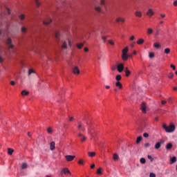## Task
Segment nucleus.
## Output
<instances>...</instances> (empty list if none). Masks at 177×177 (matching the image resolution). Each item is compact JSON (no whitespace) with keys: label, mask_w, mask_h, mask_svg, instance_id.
Returning <instances> with one entry per match:
<instances>
[{"label":"nucleus","mask_w":177,"mask_h":177,"mask_svg":"<svg viewBox=\"0 0 177 177\" xmlns=\"http://www.w3.org/2000/svg\"><path fill=\"white\" fill-rule=\"evenodd\" d=\"M162 128L167 132V133H171L175 131V124H170L169 127L166 124H163Z\"/></svg>","instance_id":"obj_1"},{"label":"nucleus","mask_w":177,"mask_h":177,"mask_svg":"<svg viewBox=\"0 0 177 177\" xmlns=\"http://www.w3.org/2000/svg\"><path fill=\"white\" fill-rule=\"evenodd\" d=\"M129 49L128 47H125L122 50V59L124 62H127L128 60V57H129V55L128 54V51Z\"/></svg>","instance_id":"obj_2"},{"label":"nucleus","mask_w":177,"mask_h":177,"mask_svg":"<svg viewBox=\"0 0 177 177\" xmlns=\"http://www.w3.org/2000/svg\"><path fill=\"white\" fill-rule=\"evenodd\" d=\"M72 73L75 74V75H79L80 74V68L77 66H75L72 68Z\"/></svg>","instance_id":"obj_3"},{"label":"nucleus","mask_w":177,"mask_h":177,"mask_svg":"<svg viewBox=\"0 0 177 177\" xmlns=\"http://www.w3.org/2000/svg\"><path fill=\"white\" fill-rule=\"evenodd\" d=\"M67 44H68V46L71 48V41L70 40H66V41H64L62 46V49H67Z\"/></svg>","instance_id":"obj_4"},{"label":"nucleus","mask_w":177,"mask_h":177,"mask_svg":"<svg viewBox=\"0 0 177 177\" xmlns=\"http://www.w3.org/2000/svg\"><path fill=\"white\" fill-rule=\"evenodd\" d=\"M86 125L88 126V133L91 135L92 139V138H93V128L89 126V123L88 122H86Z\"/></svg>","instance_id":"obj_5"},{"label":"nucleus","mask_w":177,"mask_h":177,"mask_svg":"<svg viewBox=\"0 0 177 177\" xmlns=\"http://www.w3.org/2000/svg\"><path fill=\"white\" fill-rule=\"evenodd\" d=\"M63 174L67 176V175H71V172H70V170L68 168H64L61 171L62 176H63Z\"/></svg>","instance_id":"obj_6"},{"label":"nucleus","mask_w":177,"mask_h":177,"mask_svg":"<svg viewBox=\"0 0 177 177\" xmlns=\"http://www.w3.org/2000/svg\"><path fill=\"white\" fill-rule=\"evenodd\" d=\"M6 44L8 46L9 49H13L14 46L12 44V39L8 38L6 41Z\"/></svg>","instance_id":"obj_7"},{"label":"nucleus","mask_w":177,"mask_h":177,"mask_svg":"<svg viewBox=\"0 0 177 177\" xmlns=\"http://www.w3.org/2000/svg\"><path fill=\"white\" fill-rule=\"evenodd\" d=\"M118 73H122V71H124V64L120 63L118 65Z\"/></svg>","instance_id":"obj_8"},{"label":"nucleus","mask_w":177,"mask_h":177,"mask_svg":"<svg viewBox=\"0 0 177 177\" xmlns=\"http://www.w3.org/2000/svg\"><path fill=\"white\" fill-rule=\"evenodd\" d=\"M78 137L80 138V142H85L86 140V137L84 135H82L81 133H78Z\"/></svg>","instance_id":"obj_9"},{"label":"nucleus","mask_w":177,"mask_h":177,"mask_svg":"<svg viewBox=\"0 0 177 177\" xmlns=\"http://www.w3.org/2000/svg\"><path fill=\"white\" fill-rule=\"evenodd\" d=\"M66 161H73L75 158V156L67 155L65 156Z\"/></svg>","instance_id":"obj_10"},{"label":"nucleus","mask_w":177,"mask_h":177,"mask_svg":"<svg viewBox=\"0 0 177 177\" xmlns=\"http://www.w3.org/2000/svg\"><path fill=\"white\" fill-rule=\"evenodd\" d=\"M140 109H141L142 113H146V110H147L146 102H142L141 104Z\"/></svg>","instance_id":"obj_11"},{"label":"nucleus","mask_w":177,"mask_h":177,"mask_svg":"<svg viewBox=\"0 0 177 177\" xmlns=\"http://www.w3.org/2000/svg\"><path fill=\"white\" fill-rule=\"evenodd\" d=\"M154 15V11H153V9L149 8L148 11L147 12V15L149 17H151Z\"/></svg>","instance_id":"obj_12"},{"label":"nucleus","mask_w":177,"mask_h":177,"mask_svg":"<svg viewBox=\"0 0 177 177\" xmlns=\"http://www.w3.org/2000/svg\"><path fill=\"white\" fill-rule=\"evenodd\" d=\"M55 142H53V141H52L51 142H50V149L51 150V151H53V150H55Z\"/></svg>","instance_id":"obj_13"},{"label":"nucleus","mask_w":177,"mask_h":177,"mask_svg":"<svg viewBox=\"0 0 177 177\" xmlns=\"http://www.w3.org/2000/svg\"><path fill=\"white\" fill-rule=\"evenodd\" d=\"M124 21H125V19H124V18L118 17V18L116 19V22H117V23H120V22L124 23Z\"/></svg>","instance_id":"obj_14"},{"label":"nucleus","mask_w":177,"mask_h":177,"mask_svg":"<svg viewBox=\"0 0 177 177\" xmlns=\"http://www.w3.org/2000/svg\"><path fill=\"white\" fill-rule=\"evenodd\" d=\"M95 10L98 13H100V12H102V8L100 6H95Z\"/></svg>","instance_id":"obj_15"},{"label":"nucleus","mask_w":177,"mask_h":177,"mask_svg":"<svg viewBox=\"0 0 177 177\" xmlns=\"http://www.w3.org/2000/svg\"><path fill=\"white\" fill-rule=\"evenodd\" d=\"M135 16H136V17H142V12L136 11L135 12Z\"/></svg>","instance_id":"obj_16"},{"label":"nucleus","mask_w":177,"mask_h":177,"mask_svg":"<svg viewBox=\"0 0 177 177\" xmlns=\"http://www.w3.org/2000/svg\"><path fill=\"white\" fill-rule=\"evenodd\" d=\"M115 86L119 88V89H122V84H121V82H117L115 83Z\"/></svg>","instance_id":"obj_17"},{"label":"nucleus","mask_w":177,"mask_h":177,"mask_svg":"<svg viewBox=\"0 0 177 177\" xmlns=\"http://www.w3.org/2000/svg\"><path fill=\"white\" fill-rule=\"evenodd\" d=\"M153 48H155L156 49H160V48H161V45L160 44V43H154Z\"/></svg>","instance_id":"obj_18"},{"label":"nucleus","mask_w":177,"mask_h":177,"mask_svg":"<svg viewBox=\"0 0 177 177\" xmlns=\"http://www.w3.org/2000/svg\"><path fill=\"white\" fill-rule=\"evenodd\" d=\"M28 167V165H27V163L24 162V163H22L21 168V169H27Z\"/></svg>","instance_id":"obj_19"},{"label":"nucleus","mask_w":177,"mask_h":177,"mask_svg":"<svg viewBox=\"0 0 177 177\" xmlns=\"http://www.w3.org/2000/svg\"><path fill=\"white\" fill-rule=\"evenodd\" d=\"M147 34H148V35H151V34H153V30L151 28H148L147 30Z\"/></svg>","instance_id":"obj_20"},{"label":"nucleus","mask_w":177,"mask_h":177,"mask_svg":"<svg viewBox=\"0 0 177 177\" xmlns=\"http://www.w3.org/2000/svg\"><path fill=\"white\" fill-rule=\"evenodd\" d=\"M175 162H176V157L174 156L170 159V164H174Z\"/></svg>","instance_id":"obj_21"},{"label":"nucleus","mask_w":177,"mask_h":177,"mask_svg":"<svg viewBox=\"0 0 177 177\" xmlns=\"http://www.w3.org/2000/svg\"><path fill=\"white\" fill-rule=\"evenodd\" d=\"M13 151H15V150H13V149H12V148L8 149V153L9 156H12L13 154Z\"/></svg>","instance_id":"obj_22"},{"label":"nucleus","mask_w":177,"mask_h":177,"mask_svg":"<svg viewBox=\"0 0 177 177\" xmlns=\"http://www.w3.org/2000/svg\"><path fill=\"white\" fill-rule=\"evenodd\" d=\"M30 93L28 91H26V90H24L21 91V94L22 96H27Z\"/></svg>","instance_id":"obj_23"},{"label":"nucleus","mask_w":177,"mask_h":177,"mask_svg":"<svg viewBox=\"0 0 177 177\" xmlns=\"http://www.w3.org/2000/svg\"><path fill=\"white\" fill-rule=\"evenodd\" d=\"M172 143H168L167 145H166V149L167 150H171V149H172Z\"/></svg>","instance_id":"obj_24"},{"label":"nucleus","mask_w":177,"mask_h":177,"mask_svg":"<svg viewBox=\"0 0 177 177\" xmlns=\"http://www.w3.org/2000/svg\"><path fill=\"white\" fill-rule=\"evenodd\" d=\"M52 23V19H49L48 21H43V24L45 25V26H48V24Z\"/></svg>","instance_id":"obj_25"},{"label":"nucleus","mask_w":177,"mask_h":177,"mask_svg":"<svg viewBox=\"0 0 177 177\" xmlns=\"http://www.w3.org/2000/svg\"><path fill=\"white\" fill-rule=\"evenodd\" d=\"M144 42H145V40L143 39H140L138 40L137 44L138 45H142Z\"/></svg>","instance_id":"obj_26"},{"label":"nucleus","mask_w":177,"mask_h":177,"mask_svg":"<svg viewBox=\"0 0 177 177\" xmlns=\"http://www.w3.org/2000/svg\"><path fill=\"white\" fill-rule=\"evenodd\" d=\"M164 52L165 55H169V53H171V49L167 48L164 50Z\"/></svg>","instance_id":"obj_27"},{"label":"nucleus","mask_w":177,"mask_h":177,"mask_svg":"<svg viewBox=\"0 0 177 177\" xmlns=\"http://www.w3.org/2000/svg\"><path fill=\"white\" fill-rule=\"evenodd\" d=\"M113 160H114L115 161H117V160H118V158H119L118 154L114 153V154H113Z\"/></svg>","instance_id":"obj_28"},{"label":"nucleus","mask_w":177,"mask_h":177,"mask_svg":"<svg viewBox=\"0 0 177 177\" xmlns=\"http://www.w3.org/2000/svg\"><path fill=\"white\" fill-rule=\"evenodd\" d=\"M141 141H142V136L138 137V138H137V140H136V143H137V145H139Z\"/></svg>","instance_id":"obj_29"},{"label":"nucleus","mask_w":177,"mask_h":177,"mask_svg":"<svg viewBox=\"0 0 177 177\" xmlns=\"http://www.w3.org/2000/svg\"><path fill=\"white\" fill-rule=\"evenodd\" d=\"M160 147H161V145L159 142H157L156 145H155V149L156 150H158V149H160Z\"/></svg>","instance_id":"obj_30"},{"label":"nucleus","mask_w":177,"mask_h":177,"mask_svg":"<svg viewBox=\"0 0 177 177\" xmlns=\"http://www.w3.org/2000/svg\"><path fill=\"white\" fill-rule=\"evenodd\" d=\"M88 155L89 156V157H95V156H96V153H95V152H88Z\"/></svg>","instance_id":"obj_31"},{"label":"nucleus","mask_w":177,"mask_h":177,"mask_svg":"<svg viewBox=\"0 0 177 177\" xmlns=\"http://www.w3.org/2000/svg\"><path fill=\"white\" fill-rule=\"evenodd\" d=\"M59 37H60V33L59 32H55V37L56 38V39H59Z\"/></svg>","instance_id":"obj_32"},{"label":"nucleus","mask_w":177,"mask_h":177,"mask_svg":"<svg viewBox=\"0 0 177 177\" xmlns=\"http://www.w3.org/2000/svg\"><path fill=\"white\" fill-rule=\"evenodd\" d=\"M77 48H78V49H82V46H84V44L81 43V44H76Z\"/></svg>","instance_id":"obj_33"},{"label":"nucleus","mask_w":177,"mask_h":177,"mask_svg":"<svg viewBox=\"0 0 177 177\" xmlns=\"http://www.w3.org/2000/svg\"><path fill=\"white\" fill-rule=\"evenodd\" d=\"M141 164H146V159L145 158H141L140 160Z\"/></svg>","instance_id":"obj_34"},{"label":"nucleus","mask_w":177,"mask_h":177,"mask_svg":"<svg viewBox=\"0 0 177 177\" xmlns=\"http://www.w3.org/2000/svg\"><path fill=\"white\" fill-rule=\"evenodd\" d=\"M21 32H27V28L23 26L21 29Z\"/></svg>","instance_id":"obj_35"},{"label":"nucleus","mask_w":177,"mask_h":177,"mask_svg":"<svg viewBox=\"0 0 177 177\" xmlns=\"http://www.w3.org/2000/svg\"><path fill=\"white\" fill-rule=\"evenodd\" d=\"M168 78H170V80H172V78H174V73H169L168 75Z\"/></svg>","instance_id":"obj_36"},{"label":"nucleus","mask_w":177,"mask_h":177,"mask_svg":"<svg viewBox=\"0 0 177 177\" xmlns=\"http://www.w3.org/2000/svg\"><path fill=\"white\" fill-rule=\"evenodd\" d=\"M116 81L120 82L121 81V75H118L115 77Z\"/></svg>","instance_id":"obj_37"},{"label":"nucleus","mask_w":177,"mask_h":177,"mask_svg":"<svg viewBox=\"0 0 177 177\" xmlns=\"http://www.w3.org/2000/svg\"><path fill=\"white\" fill-rule=\"evenodd\" d=\"M34 73H35V71H34V70L29 69V71H28V75H31V74H34Z\"/></svg>","instance_id":"obj_38"},{"label":"nucleus","mask_w":177,"mask_h":177,"mask_svg":"<svg viewBox=\"0 0 177 177\" xmlns=\"http://www.w3.org/2000/svg\"><path fill=\"white\" fill-rule=\"evenodd\" d=\"M100 5L101 6H104V5H106V1L100 0Z\"/></svg>","instance_id":"obj_39"},{"label":"nucleus","mask_w":177,"mask_h":177,"mask_svg":"<svg viewBox=\"0 0 177 177\" xmlns=\"http://www.w3.org/2000/svg\"><path fill=\"white\" fill-rule=\"evenodd\" d=\"M35 2L36 3V6H37V8H39L41 3H39L38 0H35Z\"/></svg>","instance_id":"obj_40"},{"label":"nucleus","mask_w":177,"mask_h":177,"mask_svg":"<svg viewBox=\"0 0 177 177\" xmlns=\"http://www.w3.org/2000/svg\"><path fill=\"white\" fill-rule=\"evenodd\" d=\"M126 73V77H129L131 75V71H124Z\"/></svg>","instance_id":"obj_41"},{"label":"nucleus","mask_w":177,"mask_h":177,"mask_svg":"<svg viewBox=\"0 0 177 177\" xmlns=\"http://www.w3.org/2000/svg\"><path fill=\"white\" fill-rule=\"evenodd\" d=\"M159 142V143L160 144V145H164V143H165V140L161 139V140H160L159 142Z\"/></svg>","instance_id":"obj_42"},{"label":"nucleus","mask_w":177,"mask_h":177,"mask_svg":"<svg viewBox=\"0 0 177 177\" xmlns=\"http://www.w3.org/2000/svg\"><path fill=\"white\" fill-rule=\"evenodd\" d=\"M47 132L48 133L52 134V132H53L52 128L48 127L47 129Z\"/></svg>","instance_id":"obj_43"},{"label":"nucleus","mask_w":177,"mask_h":177,"mask_svg":"<svg viewBox=\"0 0 177 177\" xmlns=\"http://www.w3.org/2000/svg\"><path fill=\"white\" fill-rule=\"evenodd\" d=\"M149 57L150 59L154 57V53H149Z\"/></svg>","instance_id":"obj_44"},{"label":"nucleus","mask_w":177,"mask_h":177,"mask_svg":"<svg viewBox=\"0 0 177 177\" xmlns=\"http://www.w3.org/2000/svg\"><path fill=\"white\" fill-rule=\"evenodd\" d=\"M97 174L98 175H102V168H100L97 170Z\"/></svg>","instance_id":"obj_45"},{"label":"nucleus","mask_w":177,"mask_h":177,"mask_svg":"<svg viewBox=\"0 0 177 177\" xmlns=\"http://www.w3.org/2000/svg\"><path fill=\"white\" fill-rule=\"evenodd\" d=\"M77 128H78V131H80V129H81V128H82V124H81V122H79V123H78V127H77Z\"/></svg>","instance_id":"obj_46"},{"label":"nucleus","mask_w":177,"mask_h":177,"mask_svg":"<svg viewBox=\"0 0 177 177\" xmlns=\"http://www.w3.org/2000/svg\"><path fill=\"white\" fill-rule=\"evenodd\" d=\"M102 39H103L104 42H106V41H107V37H106V36H102Z\"/></svg>","instance_id":"obj_47"},{"label":"nucleus","mask_w":177,"mask_h":177,"mask_svg":"<svg viewBox=\"0 0 177 177\" xmlns=\"http://www.w3.org/2000/svg\"><path fill=\"white\" fill-rule=\"evenodd\" d=\"M143 136H144V138H149V133H143Z\"/></svg>","instance_id":"obj_48"},{"label":"nucleus","mask_w":177,"mask_h":177,"mask_svg":"<svg viewBox=\"0 0 177 177\" xmlns=\"http://www.w3.org/2000/svg\"><path fill=\"white\" fill-rule=\"evenodd\" d=\"M24 17H25L24 15H19V19H20L21 20H24Z\"/></svg>","instance_id":"obj_49"},{"label":"nucleus","mask_w":177,"mask_h":177,"mask_svg":"<svg viewBox=\"0 0 177 177\" xmlns=\"http://www.w3.org/2000/svg\"><path fill=\"white\" fill-rule=\"evenodd\" d=\"M145 147H146V148L150 147V143H149V142L145 143Z\"/></svg>","instance_id":"obj_50"},{"label":"nucleus","mask_w":177,"mask_h":177,"mask_svg":"<svg viewBox=\"0 0 177 177\" xmlns=\"http://www.w3.org/2000/svg\"><path fill=\"white\" fill-rule=\"evenodd\" d=\"M149 177H156V174H154V173H150Z\"/></svg>","instance_id":"obj_51"},{"label":"nucleus","mask_w":177,"mask_h":177,"mask_svg":"<svg viewBox=\"0 0 177 177\" xmlns=\"http://www.w3.org/2000/svg\"><path fill=\"white\" fill-rule=\"evenodd\" d=\"M170 67H171V68H173V70H176V67H175V65H174V64H171V65H170Z\"/></svg>","instance_id":"obj_52"},{"label":"nucleus","mask_w":177,"mask_h":177,"mask_svg":"<svg viewBox=\"0 0 177 177\" xmlns=\"http://www.w3.org/2000/svg\"><path fill=\"white\" fill-rule=\"evenodd\" d=\"M147 158H148L149 160H151V162L153 161V158L151 157V156L148 155Z\"/></svg>","instance_id":"obj_53"},{"label":"nucleus","mask_w":177,"mask_h":177,"mask_svg":"<svg viewBox=\"0 0 177 177\" xmlns=\"http://www.w3.org/2000/svg\"><path fill=\"white\" fill-rule=\"evenodd\" d=\"M161 19L165 18V14H160Z\"/></svg>","instance_id":"obj_54"},{"label":"nucleus","mask_w":177,"mask_h":177,"mask_svg":"<svg viewBox=\"0 0 177 177\" xmlns=\"http://www.w3.org/2000/svg\"><path fill=\"white\" fill-rule=\"evenodd\" d=\"M109 44H110V45H114V43L112 40H109Z\"/></svg>","instance_id":"obj_55"},{"label":"nucleus","mask_w":177,"mask_h":177,"mask_svg":"<svg viewBox=\"0 0 177 177\" xmlns=\"http://www.w3.org/2000/svg\"><path fill=\"white\" fill-rule=\"evenodd\" d=\"M133 39H135V36H131L130 37V41H133Z\"/></svg>","instance_id":"obj_56"},{"label":"nucleus","mask_w":177,"mask_h":177,"mask_svg":"<svg viewBox=\"0 0 177 177\" xmlns=\"http://www.w3.org/2000/svg\"><path fill=\"white\" fill-rule=\"evenodd\" d=\"M84 52H88L89 50V48L85 47L84 49Z\"/></svg>","instance_id":"obj_57"},{"label":"nucleus","mask_w":177,"mask_h":177,"mask_svg":"<svg viewBox=\"0 0 177 177\" xmlns=\"http://www.w3.org/2000/svg\"><path fill=\"white\" fill-rule=\"evenodd\" d=\"M79 164L82 165V164H84V161L82 160H79Z\"/></svg>","instance_id":"obj_58"},{"label":"nucleus","mask_w":177,"mask_h":177,"mask_svg":"<svg viewBox=\"0 0 177 177\" xmlns=\"http://www.w3.org/2000/svg\"><path fill=\"white\" fill-rule=\"evenodd\" d=\"M8 15H10V10L9 8L6 9Z\"/></svg>","instance_id":"obj_59"},{"label":"nucleus","mask_w":177,"mask_h":177,"mask_svg":"<svg viewBox=\"0 0 177 177\" xmlns=\"http://www.w3.org/2000/svg\"><path fill=\"white\" fill-rule=\"evenodd\" d=\"M174 6H177V0L174 1Z\"/></svg>","instance_id":"obj_60"},{"label":"nucleus","mask_w":177,"mask_h":177,"mask_svg":"<svg viewBox=\"0 0 177 177\" xmlns=\"http://www.w3.org/2000/svg\"><path fill=\"white\" fill-rule=\"evenodd\" d=\"M165 103H167V101H165V100H162L161 101L162 104H165Z\"/></svg>","instance_id":"obj_61"},{"label":"nucleus","mask_w":177,"mask_h":177,"mask_svg":"<svg viewBox=\"0 0 177 177\" xmlns=\"http://www.w3.org/2000/svg\"><path fill=\"white\" fill-rule=\"evenodd\" d=\"M135 44H136V42L134 41L133 44H131V47L134 48Z\"/></svg>","instance_id":"obj_62"},{"label":"nucleus","mask_w":177,"mask_h":177,"mask_svg":"<svg viewBox=\"0 0 177 177\" xmlns=\"http://www.w3.org/2000/svg\"><path fill=\"white\" fill-rule=\"evenodd\" d=\"M15 81H11L10 82V85H15Z\"/></svg>","instance_id":"obj_63"},{"label":"nucleus","mask_w":177,"mask_h":177,"mask_svg":"<svg viewBox=\"0 0 177 177\" xmlns=\"http://www.w3.org/2000/svg\"><path fill=\"white\" fill-rule=\"evenodd\" d=\"M106 89H110V86H105Z\"/></svg>","instance_id":"obj_64"}]
</instances>
